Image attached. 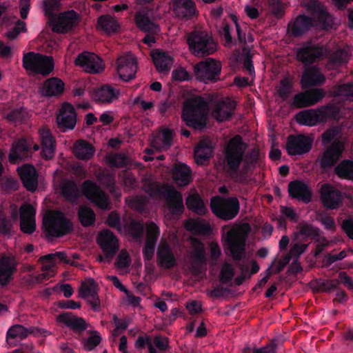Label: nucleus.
<instances>
[{
	"label": "nucleus",
	"mask_w": 353,
	"mask_h": 353,
	"mask_svg": "<svg viewBox=\"0 0 353 353\" xmlns=\"http://www.w3.org/2000/svg\"><path fill=\"white\" fill-rule=\"evenodd\" d=\"M324 150L316 161L321 170L326 172L334 167L335 174L341 179H353V161L345 159L337 164L345 150L347 141L339 135V130L330 128L321 134Z\"/></svg>",
	"instance_id": "nucleus-1"
},
{
	"label": "nucleus",
	"mask_w": 353,
	"mask_h": 353,
	"mask_svg": "<svg viewBox=\"0 0 353 353\" xmlns=\"http://www.w3.org/2000/svg\"><path fill=\"white\" fill-rule=\"evenodd\" d=\"M301 6L312 12V17L299 14L293 22L288 24V32L294 37H300L312 27L329 30L333 26V17L325 7L317 0H302Z\"/></svg>",
	"instance_id": "nucleus-2"
},
{
	"label": "nucleus",
	"mask_w": 353,
	"mask_h": 353,
	"mask_svg": "<svg viewBox=\"0 0 353 353\" xmlns=\"http://www.w3.org/2000/svg\"><path fill=\"white\" fill-rule=\"evenodd\" d=\"M208 104L201 97L190 98L183 104L181 119L185 124L196 130L207 126Z\"/></svg>",
	"instance_id": "nucleus-3"
},
{
	"label": "nucleus",
	"mask_w": 353,
	"mask_h": 353,
	"mask_svg": "<svg viewBox=\"0 0 353 353\" xmlns=\"http://www.w3.org/2000/svg\"><path fill=\"white\" fill-rule=\"evenodd\" d=\"M43 225L47 238H59L73 231L72 221L61 211H52L43 217Z\"/></svg>",
	"instance_id": "nucleus-4"
},
{
	"label": "nucleus",
	"mask_w": 353,
	"mask_h": 353,
	"mask_svg": "<svg viewBox=\"0 0 353 353\" xmlns=\"http://www.w3.org/2000/svg\"><path fill=\"white\" fill-rule=\"evenodd\" d=\"M248 145L243 141L240 135H236L229 141L225 150V162L226 172L232 175L239 170L243 162Z\"/></svg>",
	"instance_id": "nucleus-5"
},
{
	"label": "nucleus",
	"mask_w": 353,
	"mask_h": 353,
	"mask_svg": "<svg viewBox=\"0 0 353 353\" xmlns=\"http://www.w3.org/2000/svg\"><path fill=\"white\" fill-rule=\"evenodd\" d=\"M210 207L217 218L225 221L234 219L240 211V203L236 196H213Z\"/></svg>",
	"instance_id": "nucleus-6"
},
{
	"label": "nucleus",
	"mask_w": 353,
	"mask_h": 353,
	"mask_svg": "<svg viewBox=\"0 0 353 353\" xmlns=\"http://www.w3.org/2000/svg\"><path fill=\"white\" fill-rule=\"evenodd\" d=\"M191 52L196 57L212 54L216 50V43L210 34L205 31L194 30L187 39Z\"/></svg>",
	"instance_id": "nucleus-7"
},
{
	"label": "nucleus",
	"mask_w": 353,
	"mask_h": 353,
	"mask_svg": "<svg viewBox=\"0 0 353 353\" xmlns=\"http://www.w3.org/2000/svg\"><path fill=\"white\" fill-rule=\"evenodd\" d=\"M328 50L325 46L307 40L303 42L296 52V59L298 61L307 66L322 60L328 54Z\"/></svg>",
	"instance_id": "nucleus-8"
},
{
	"label": "nucleus",
	"mask_w": 353,
	"mask_h": 353,
	"mask_svg": "<svg viewBox=\"0 0 353 353\" xmlns=\"http://www.w3.org/2000/svg\"><path fill=\"white\" fill-rule=\"evenodd\" d=\"M23 67L34 74L47 76L54 70V59L52 57L29 52L23 57Z\"/></svg>",
	"instance_id": "nucleus-9"
},
{
	"label": "nucleus",
	"mask_w": 353,
	"mask_h": 353,
	"mask_svg": "<svg viewBox=\"0 0 353 353\" xmlns=\"http://www.w3.org/2000/svg\"><path fill=\"white\" fill-rule=\"evenodd\" d=\"M196 78L204 83H215L220 79L221 64L214 59L208 58L196 63L193 67Z\"/></svg>",
	"instance_id": "nucleus-10"
},
{
	"label": "nucleus",
	"mask_w": 353,
	"mask_h": 353,
	"mask_svg": "<svg viewBox=\"0 0 353 353\" xmlns=\"http://www.w3.org/2000/svg\"><path fill=\"white\" fill-rule=\"evenodd\" d=\"M83 194L92 203L102 210L110 209L108 195L91 180H85L81 185Z\"/></svg>",
	"instance_id": "nucleus-11"
},
{
	"label": "nucleus",
	"mask_w": 353,
	"mask_h": 353,
	"mask_svg": "<svg viewBox=\"0 0 353 353\" xmlns=\"http://www.w3.org/2000/svg\"><path fill=\"white\" fill-rule=\"evenodd\" d=\"M97 244L101 248L108 262H110L117 253L119 245L116 235L110 230H103L97 236Z\"/></svg>",
	"instance_id": "nucleus-12"
},
{
	"label": "nucleus",
	"mask_w": 353,
	"mask_h": 353,
	"mask_svg": "<svg viewBox=\"0 0 353 353\" xmlns=\"http://www.w3.org/2000/svg\"><path fill=\"white\" fill-rule=\"evenodd\" d=\"M325 95V91L321 88H313L305 90L293 97L291 106L296 108L312 106L321 101Z\"/></svg>",
	"instance_id": "nucleus-13"
},
{
	"label": "nucleus",
	"mask_w": 353,
	"mask_h": 353,
	"mask_svg": "<svg viewBox=\"0 0 353 353\" xmlns=\"http://www.w3.org/2000/svg\"><path fill=\"white\" fill-rule=\"evenodd\" d=\"M313 139L304 134L289 135L286 149L290 155H301L308 153L312 146Z\"/></svg>",
	"instance_id": "nucleus-14"
},
{
	"label": "nucleus",
	"mask_w": 353,
	"mask_h": 353,
	"mask_svg": "<svg viewBox=\"0 0 353 353\" xmlns=\"http://www.w3.org/2000/svg\"><path fill=\"white\" fill-rule=\"evenodd\" d=\"M225 243L234 261H239L245 257V241L237 231H228L225 236Z\"/></svg>",
	"instance_id": "nucleus-15"
},
{
	"label": "nucleus",
	"mask_w": 353,
	"mask_h": 353,
	"mask_svg": "<svg viewBox=\"0 0 353 353\" xmlns=\"http://www.w3.org/2000/svg\"><path fill=\"white\" fill-rule=\"evenodd\" d=\"M74 64L92 74L99 73L104 69L102 59L94 53L88 51L79 53L74 60Z\"/></svg>",
	"instance_id": "nucleus-16"
},
{
	"label": "nucleus",
	"mask_w": 353,
	"mask_h": 353,
	"mask_svg": "<svg viewBox=\"0 0 353 353\" xmlns=\"http://www.w3.org/2000/svg\"><path fill=\"white\" fill-rule=\"evenodd\" d=\"M117 70L121 79L130 81L135 77L137 71V61L131 54L120 56L117 59Z\"/></svg>",
	"instance_id": "nucleus-17"
},
{
	"label": "nucleus",
	"mask_w": 353,
	"mask_h": 353,
	"mask_svg": "<svg viewBox=\"0 0 353 353\" xmlns=\"http://www.w3.org/2000/svg\"><path fill=\"white\" fill-rule=\"evenodd\" d=\"M79 21V15L74 10L61 12L52 21V30L57 33H66L76 27Z\"/></svg>",
	"instance_id": "nucleus-18"
},
{
	"label": "nucleus",
	"mask_w": 353,
	"mask_h": 353,
	"mask_svg": "<svg viewBox=\"0 0 353 353\" xmlns=\"http://www.w3.org/2000/svg\"><path fill=\"white\" fill-rule=\"evenodd\" d=\"M57 123L61 132L73 130L77 123V112L74 106L68 102L62 104L57 116Z\"/></svg>",
	"instance_id": "nucleus-19"
},
{
	"label": "nucleus",
	"mask_w": 353,
	"mask_h": 353,
	"mask_svg": "<svg viewBox=\"0 0 353 353\" xmlns=\"http://www.w3.org/2000/svg\"><path fill=\"white\" fill-rule=\"evenodd\" d=\"M32 155V149L30 143L25 138H21L12 144L8 160L10 163L14 164L19 161L28 160Z\"/></svg>",
	"instance_id": "nucleus-20"
},
{
	"label": "nucleus",
	"mask_w": 353,
	"mask_h": 353,
	"mask_svg": "<svg viewBox=\"0 0 353 353\" xmlns=\"http://www.w3.org/2000/svg\"><path fill=\"white\" fill-rule=\"evenodd\" d=\"M166 203L169 213L172 216H180L185 210L182 194L173 185L166 191L163 197Z\"/></svg>",
	"instance_id": "nucleus-21"
},
{
	"label": "nucleus",
	"mask_w": 353,
	"mask_h": 353,
	"mask_svg": "<svg viewBox=\"0 0 353 353\" xmlns=\"http://www.w3.org/2000/svg\"><path fill=\"white\" fill-rule=\"evenodd\" d=\"M190 257L191 269L194 275H199L206 270L208 260L205 249L202 242L198 241L194 245Z\"/></svg>",
	"instance_id": "nucleus-22"
},
{
	"label": "nucleus",
	"mask_w": 353,
	"mask_h": 353,
	"mask_svg": "<svg viewBox=\"0 0 353 353\" xmlns=\"http://www.w3.org/2000/svg\"><path fill=\"white\" fill-rule=\"evenodd\" d=\"M18 174L24 188L29 192H34L38 186V173L34 165L24 164L17 168Z\"/></svg>",
	"instance_id": "nucleus-23"
},
{
	"label": "nucleus",
	"mask_w": 353,
	"mask_h": 353,
	"mask_svg": "<svg viewBox=\"0 0 353 353\" xmlns=\"http://www.w3.org/2000/svg\"><path fill=\"white\" fill-rule=\"evenodd\" d=\"M321 199L325 208L335 210L341 203V192L332 185L325 183L321 189Z\"/></svg>",
	"instance_id": "nucleus-24"
},
{
	"label": "nucleus",
	"mask_w": 353,
	"mask_h": 353,
	"mask_svg": "<svg viewBox=\"0 0 353 353\" xmlns=\"http://www.w3.org/2000/svg\"><path fill=\"white\" fill-rule=\"evenodd\" d=\"M288 194L292 198L308 203L312 200V192L307 183L301 180H294L288 183Z\"/></svg>",
	"instance_id": "nucleus-25"
},
{
	"label": "nucleus",
	"mask_w": 353,
	"mask_h": 353,
	"mask_svg": "<svg viewBox=\"0 0 353 353\" xmlns=\"http://www.w3.org/2000/svg\"><path fill=\"white\" fill-rule=\"evenodd\" d=\"M325 81V76L316 66L306 67L301 79L302 88L321 85Z\"/></svg>",
	"instance_id": "nucleus-26"
},
{
	"label": "nucleus",
	"mask_w": 353,
	"mask_h": 353,
	"mask_svg": "<svg viewBox=\"0 0 353 353\" xmlns=\"http://www.w3.org/2000/svg\"><path fill=\"white\" fill-rule=\"evenodd\" d=\"M65 89L63 81L58 77L47 79L39 88V92L42 97H52L61 96Z\"/></svg>",
	"instance_id": "nucleus-27"
},
{
	"label": "nucleus",
	"mask_w": 353,
	"mask_h": 353,
	"mask_svg": "<svg viewBox=\"0 0 353 353\" xmlns=\"http://www.w3.org/2000/svg\"><path fill=\"white\" fill-rule=\"evenodd\" d=\"M173 10L177 18L183 20H190L197 13L193 0H174Z\"/></svg>",
	"instance_id": "nucleus-28"
},
{
	"label": "nucleus",
	"mask_w": 353,
	"mask_h": 353,
	"mask_svg": "<svg viewBox=\"0 0 353 353\" xmlns=\"http://www.w3.org/2000/svg\"><path fill=\"white\" fill-rule=\"evenodd\" d=\"M17 262L13 256H4L0 259V285L5 286L10 282L17 270Z\"/></svg>",
	"instance_id": "nucleus-29"
},
{
	"label": "nucleus",
	"mask_w": 353,
	"mask_h": 353,
	"mask_svg": "<svg viewBox=\"0 0 353 353\" xmlns=\"http://www.w3.org/2000/svg\"><path fill=\"white\" fill-rule=\"evenodd\" d=\"M57 321L62 323L75 332H82L88 327V324L81 317L74 315L72 312H65L57 316Z\"/></svg>",
	"instance_id": "nucleus-30"
},
{
	"label": "nucleus",
	"mask_w": 353,
	"mask_h": 353,
	"mask_svg": "<svg viewBox=\"0 0 353 353\" xmlns=\"http://www.w3.org/2000/svg\"><path fill=\"white\" fill-rule=\"evenodd\" d=\"M157 261L163 269H172L177 265L176 259L168 243L161 244L157 252Z\"/></svg>",
	"instance_id": "nucleus-31"
},
{
	"label": "nucleus",
	"mask_w": 353,
	"mask_h": 353,
	"mask_svg": "<svg viewBox=\"0 0 353 353\" xmlns=\"http://www.w3.org/2000/svg\"><path fill=\"white\" fill-rule=\"evenodd\" d=\"M235 109V101H222L216 103L212 111V114L216 121L221 122L232 118Z\"/></svg>",
	"instance_id": "nucleus-32"
},
{
	"label": "nucleus",
	"mask_w": 353,
	"mask_h": 353,
	"mask_svg": "<svg viewBox=\"0 0 353 353\" xmlns=\"http://www.w3.org/2000/svg\"><path fill=\"white\" fill-rule=\"evenodd\" d=\"M319 108L301 110L295 115L296 122L305 126H314L322 123Z\"/></svg>",
	"instance_id": "nucleus-33"
},
{
	"label": "nucleus",
	"mask_w": 353,
	"mask_h": 353,
	"mask_svg": "<svg viewBox=\"0 0 353 353\" xmlns=\"http://www.w3.org/2000/svg\"><path fill=\"white\" fill-rule=\"evenodd\" d=\"M135 23L137 28L145 33L159 32L160 28L158 24L154 23L148 16V14L139 11L134 16Z\"/></svg>",
	"instance_id": "nucleus-34"
},
{
	"label": "nucleus",
	"mask_w": 353,
	"mask_h": 353,
	"mask_svg": "<svg viewBox=\"0 0 353 353\" xmlns=\"http://www.w3.org/2000/svg\"><path fill=\"white\" fill-rule=\"evenodd\" d=\"M135 23L137 28L145 33L159 32L160 28L158 24L154 23L148 16V14L139 11L134 16Z\"/></svg>",
	"instance_id": "nucleus-35"
},
{
	"label": "nucleus",
	"mask_w": 353,
	"mask_h": 353,
	"mask_svg": "<svg viewBox=\"0 0 353 353\" xmlns=\"http://www.w3.org/2000/svg\"><path fill=\"white\" fill-rule=\"evenodd\" d=\"M119 95V90L109 85H103L97 88L92 93V99L101 103H111L117 99Z\"/></svg>",
	"instance_id": "nucleus-36"
},
{
	"label": "nucleus",
	"mask_w": 353,
	"mask_h": 353,
	"mask_svg": "<svg viewBox=\"0 0 353 353\" xmlns=\"http://www.w3.org/2000/svg\"><path fill=\"white\" fill-rule=\"evenodd\" d=\"M192 171L185 163L176 164L172 170V178L179 186H186L191 181Z\"/></svg>",
	"instance_id": "nucleus-37"
},
{
	"label": "nucleus",
	"mask_w": 353,
	"mask_h": 353,
	"mask_svg": "<svg viewBox=\"0 0 353 353\" xmlns=\"http://www.w3.org/2000/svg\"><path fill=\"white\" fill-rule=\"evenodd\" d=\"M185 204L189 210L199 216H205L208 213L203 199L198 193L189 194L186 198Z\"/></svg>",
	"instance_id": "nucleus-38"
},
{
	"label": "nucleus",
	"mask_w": 353,
	"mask_h": 353,
	"mask_svg": "<svg viewBox=\"0 0 353 353\" xmlns=\"http://www.w3.org/2000/svg\"><path fill=\"white\" fill-rule=\"evenodd\" d=\"M152 59L159 72H168L170 71L173 60L167 52L157 51L152 54Z\"/></svg>",
	"instance_id": "nucleus-39"
},
{
	"label": "nucleus",
	"mask_w": 353,
	"mask_h": 353,
	"mask_svg": "<svg viewBox=\"0 0 353 353\" xmlns=\"http://www.w3.org/2000/svg\"><path fill=\"white\" fill-rule=\"evenodd\" d=\"M213 150L211 141L201 140L194 148V157L197 163L209 160L212 156Z\"/></svg>",
	"instance_id": "nucleus-40"
},
{
	"label": "nucleus",
	"mask_w": 353,
	"mask_h": 353,
	"mask_svg": "<svg viewBox=\"0 0 353 353\" xmlns=\"http://www.w3.org/2000/svg\"><path fill=\"white\" fill-rule=\"evenodd\" d=\"M297 229L298 231L296 232V236H303V240L307 239L314 240L321 234V231L319 228L306 222L300 223L297 226Z\"/></svg>",
	"instance_id": "nucleus-41"
},
{
	"label": "nucleus",
	"mask_w": 353,
	"mask_h": 353,
	"mask_svg": "<svg viewBox=\"0 0 353 353\" xmlns=\"http://www.w3.org/2000/svg\"><path fill=\"white\" fill-rule=\"evenodd\" d=\"M63 196L70 203H74L79 197V189L77 183L72 181H65L61 185Z\"/></svg>",
	"instance_id": "nucleus-42"
},
{
	"label": "nucleus",
	"mask_w": 353,
	"mask_h": 353,
	"mask_svg": "<svg viewBox=\"0 0 353 353\" xmlns=\"http://www.w3.org/2000/svg\"><path fill=\"white\" fill-rule=\"evenodd\" d=\"M94 148L85 140H80L75 145V155L81 160L90 159L94 154Z\"/></svg>",
	"instance_id": "nucleus-43"
},
{
	"label": "nucleus",
	"mask_w": 353,
	"mask_h": 353,
	"mask_svg": "<svg viewBox=\"0 0 353 353\" xmlns=\"http://www.w3.org/2000/svg\"><path fill=\"white\" fill-rule=\"evenodd\" d=\"M98 26L106 33H114L119 29L117 21L110 15H101L97 20Z\"/></svg>",
	"instance_id": "nucleus-44"
},
{
	"label": "nucleus",
	"mask_w": 353,
	"mask_h": 353,
	"mask_svg": "<svg viewBox=\"0 0 353 353\" xmlns=\"http://www.w3.org/2000/svg\"><path fill=\"white\" fill-rule=\"evenodd\" d=\"M173 130L166 128L162 130L161 133L157 134L152 141V145L156 148L171 146L173 139Z\"/></svg>",
	"instance_id": "nucleus-45"
},
{
	"label": "nucleus",
	"mask_w": 353,
	"mask_h": 353,
	"mask_svg": "<svg viewBox=\"0 0 353 353\" xmlns=\"http://www.w3.org/2000/svg\"><path fill=\"white\" fill-rule=\"evenodd\" d=\"M348 61V53L343 49H338L330 54L327 65L330 68H336Z\"/></svg>",
	"instance_id": "nucleus-46"
},
{
	"label": "nucleus",
	"mask_w": 353,
	"mask_h": 353,
	"mask_svg": "<svg viewBox=\"0 0 353 353\" xmlns=\"http://www.w3.org/2000/svg\"><path fill=\"white\" fill-rule=\"evenodd\" d=\"M79 219L83 227L94 225L96 215L94 210L88 206H81L78 212Z\"/></svg>",
	"instance_id": "nucleus-47"
},
{
	"label": "nucleus",
	"mask_w": 353,
	"mask_h": 353,
	"mask_svg": "<svg viewBox=\"0 0 353 353\" xmlns=\"http://www.w3.org/2000/svg\"><path fill=\"white\" fill-rule=\"evenodd\" d=\"M170 186L171 185L170 184L159 185L148 182L145 184L144 190L151 197L158 196L159 198H163Z\"/></svg>",
	"instance_id": "nucleus-48"
},
{
	"label": "nucleus",
	"mask_w": 353,
	"mask_h": 353,
	"mask_svg": "<svg viewBox=\"0 0 353 353\" xmlns=\"http://www.w3.org/2000/svg\"><path fill=\"white\" fill-rule=\"evenodd\" d=\"M32 330H28L21 325H14L9 328L6 333V340L8 341L10 339H23L29 334L32 333Z\"/></svg>",
	"instance_id": "nucleus-49"
},
{
	"label": "nucleus",
	"mask_w": 353,
	"mask_h": 353,
	"mask_svg": "<svg viewBox=\"0 0 353 353\" xmlns=\"http://www.w3.org/2000/svg\"><path fill=\"white\" fill-rule=\"evenodd\" d=\"M97 283L94 279H88L86 282H82L81 285L79 289L80 296L83 299L91 297L97 293Z\"/></svg>",
	"instance_id": "nucleus-50"
},
{
	"label": "nucleus",
	"mask_w": 353,
	"mask_h": 353,
	"mask_svg": "<svg viewBox=\"0 0 353 353\" xmlns=\"http://www.w3.org/2000/svg\"><path fill=\"white\" fill-rule=\"evenodd\" d=\"M189 225L191 230L203 234H208L212 230L209 223L201 219H190Z\"/></svg>",
	"instance_id": "nucleus-51"
},
{
	"label": "nucleus",
	"mask_w": 353,
	"mask_h": 353,
	"mask_svg": "<svg viewBox=\"0 0 353 353\" xmlns=\"http://www.w3.org/2000/svg\"><path fill=\"white\" fill-rule=\"evenodd\" d=\"M322 123L325 122L327 119H335L339 114V108L334 104H329L327 105L319 108Z\"/></svg>",
	"instance_id": "nucleus-52"
},
{
	"label": "nucleus",
	"mask_w": 353,
	"mask_h": 353,
	"mask_svg": "<svg viewBox=\"0 0 353 353\" xmlns=\"http://www.w3.org/2000/svg\"><path fill=\"white\" fill-rule=\"evenodd\" d=\"M160 228L153 221H150L146 224V242L157 244L160 236Z\"/></svg>",
	"instance_id": "nucleus-53"
},
{
	"label": "nucleus",
	"mask_w": 353,
	"mask_h": 353,
	"mask_svg": "<svg viewBox=\"0 0 353 353\" xmlns=\"http://www.w3.org/2000/svg\"><path fill=\"white\" fill-rule=\"evenodd\" d=\"M234 268L231 263H224L221 269L219 280L222 284H228L231 282L234 276Z\"/></svg>",
	"instance_id": "nucleus-54"
},
{
	"label": "nucleus",
	"mask_w": 353,
	"mask_h": 353,
	"mask_svg": "<svg viewBox=\"0 0 353 353\" xmlns=\"http://www.w3.org/2000/svg\"><path fill=\"white\" fill-rule=\"evenodd\" d=\"M6 119L11 123H23L27 119V112L23 108H17L8 112Z\"/></svg>",
	"instance_id": "nucleus-55"
},
{
	"label": "nucleus",
	"mask_w": 353,
	"mask_h": 353,
	"mask_svg": "<svg viewBox=\"0 0 353 353\" xmlns=\"http://www.w3.org/2000/svg\"><path fill=\"white\" fill-rule=\"evenodd\" d=\"M270 12L276 17L281 18L285 12L284 4L281 0H267Z\"/></svg>",
	"instance_id": "nucleus-56"
},
{
	"label": "nucleus",
	"mask_w": 353,
	"mask_h": 353,
	"mask_svg": "<svg viewBox=\"0 0 353 353\" xmlns=\"http://www.w3.org/2000/svg\"><path fill=\"white\" fill-rule=\"evenodd\" d=\"M340 281L338 279L320 280L317 285L319 290L325 292H331L338 288Z\"/></svg>",
	"instance_id": "nucleus-57"
},
{
	"label": "nucleus",
	"mask_w": 353,
	"mask_h": 353,
	"mask_svg": "<svg viewBox=\"0 0 353 353\" xmlns=\"http://www.w3.org/2000/svg\"><path fill=\"white\" fill-rule=\"evenodd\" d=\"M292 89V83L288 79H281L278 89L279 95L283 100H287L291 94Z\"/></svg>",
	"instance_id": "nucleus-58"
},
{
	"label": "nucleus",
	"mask_w": 353,
	"mask_h": 353,
	"mask_svg": "<svg viewBox=\"0 0 353 353\" xmlns=\"http://www.w3.org/2000/svg\"><path fill=\"white\" fill-rule=\"evenodd\" d=\"M26 30L27 28L26 23L18 19L14 26L6 33V36L10 40H13L15 39L21 32H24Z\"/></svg>",
	"instance_id": "nucleus-59"
},
{
	"label": "nucleus",
	"mask_w": 353,
	"mask_h": 353,
	"mask_svg": "<svg viewBox=\"0 0 353 353\" xmlns=\"http://www.w3.org/2000/svg\"><path fill=\"white\" fill-rule=\"evenodd\" d=\"M124 187L128 190H133L137 186V181L134 176L127 171L123 172L119 175Z\"/></svg>",
	"instance_id": "nucleus-60"
},
{
	"label": "nucleus",
	"mask_w": 353,
	"mask_h": 353,
	"mask_svg": "<svg viewBox=\"0 0 353 353\" xmlns=\"http://www.w3.org/2000/svg\"><path fill=\"white\" fill-rule=\"evenodd\" d=\"M131 264V259L125 250H121L115 261V265L119 269L128 268Z\"/></svg>",
	"instance_id": "nucleus-61"
},
{
	"label": "nucleus",
	"mask_w": 353,
	"mask_h": 353,
	"mask_svg": "<svg viewBox=\"0 0 353 353\" xmlns=\"http://www.w3.org/2000/svg\"><path fill=\"white\" fill-rule=\"evenodd\" d=\"M129 232L134 239H141L143 234V225L138 221H133L130 224Z\"/></svg>",
	"instance_id": "nucleus-62"
},
{
	"label": "nucleus",
	"mask_w": 353,
	"mask_h": 353,
	"mask_svg": "<svg viewBox=\"0 0 353 353\" xmlns=\"http://www.w3.org/2000/svg\"><path fill=\"white\" fill-rule=\"evenodd\" d=\"M20 228L23 233L32 234L36 230L35 219H20Z\"/></svg>",
	"instance_id": "nucleus-63"
},
{
	"label": "nucleus",
	"mask_w": 353,
	"mask_h": 353,
	"mask_svg": "<svg viewBox=\"0 0 353 353\" xmlns=\"http://www.w3.org/2000/svg\"><path fill=\"white\" fill-rule=\"evenodd\" d=\"M101 337L99 334V332L97 331H94L93 332V334L90 336L88 338L87 341H85V345H84L85 348L87 350L90 351V350H93L94 348H95L101 343Z\"/></svg>",
	"instance_id": "nucleus-64"
}]
</instances>
